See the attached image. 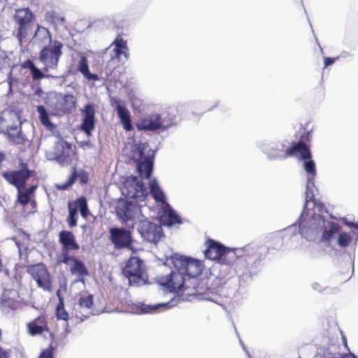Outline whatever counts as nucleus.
<instances>
[{"label": "nucleus", "mask_w": 358, "mask_h": 358, "mask_svg": "<svg viewBox=\"0 0 358 358\" xmlns=\"http://www.w3.org/2000/svg\"><path fill=\"white\" fill-rule=\"evenodd\" d=\"M311 140L310 131H304L299 136L297 142H294L284 153V157H289L298 156L299 159L303 160V168L308 174L306 191V202L305 207L308 202L313 201L314 205H317L315 199V194L312 187L315 186L314 180L316 176V166L315 162L312 159V154L310 146L308 143Z\"/></svg>", "instance_id": "1"}, {"label": "nucleus", "mask_w": 358, "mask_h": 358, "mask_svg": "<svg viewBox=\"0 0 358 358\" xmlns=\"http://www.w3.org/2000/svg\"><path fill=\"white\" fill-rule=\"evenodd\" d=\"M157 282L171 292L182 291L186 292L187 295L201 294L199 287L189 284L187 278L178 269L172 271L169 275L159 277Z\"/></svg>", "instance_id": "2"}, {"label": "nucleus", "mask_w": 358, "mask_h": 358, "mask_svg": "<svg viewBox=\"0 0 358 358\" xmlns=\"http://www.w3.org/2000/svg\"><path fill=\"white\" fill-rule=\"evenodd\" d=\"M173 264L175 269H178L187 277L189 284L198 287L199 280L196 277L201 273L203 268L201 261L184 256H176L173 257Z\"/></svg>", "instance_id": "3"}, {"label": "nucleus", "mask_w": 358, "mask_h": 358, "mask_svg": "<svg viewBox=\"0 0 358 358\" xmlns=\"http://www.w3.org/2000/svg\"><path fill=\"white\" fill-rule=\"evenodd\" d=\"M122 273L131 285L138 286L146 280V267L138 257H131L127 262Z\"/></svg>", "instance_id": "4"}, {"label": "nucleus", "mask_w": 358, "mask_h": 358, "mask_svg": "<svg viewBox=\"0 0 358 358\" xmlns=\"http://www.w3.org/2000/svg\"><path fill=\"white\" fill-rule=\"evenodd\" d=\"M13 18L17 24L16 37L22 44L32 31L34 15L28 8H20L15 10Z\"/></svg>", "instance_id": "5"}, {"label": "nucleus", "mask_w": 358, "mask_h": 358, "mask_svg": "<svg viewBox=\"0 0 358 358\" xmlns=\"http://www.w3.org/2000/svg\"><path fill=\"white\" fill-rule=\"evenodd\" d=\"M19 166L20 169L18 170L3 171L1 173V176L10 185L15 186L17 189L24 188L29 178H37L36 171L29 169L27 163L21 162Z\"/></svg>", "instance_id": "6"}, {"label": "nucleus", "mask_w": 358, "mask_h": 358, "mask_svg": "<svg viewBox=\"0 0 358 358\" xmlns=\"http://www.w3.org/2000/svg\"><path fill=\"white\" fill-rule=\"evenodd\" d=\"M27 273L36 281L37 287L45 292L52 291V279L50 271L43 263L29 264Z\"/></svg>", "instance_id": "7"}, {"label": "nucleus", "mask_w": 358, "mask_h": 358, "mask_svg": "<svg viewBox=\"0 0 358 358\" xmlns=\"http://www.w3.org/2000/svg\"><path fill=\"white\" fill-rule=\"evenodd\" d=\"M63 44L59 41H54L52 44L44 47L40 52L39 59L44 64L43 71L50 69H56L59 58L62 54Z\"/></svg>", "instance_id": "8"}, {"label": "nucleus", "mask_w": 358, "mask_h": 358, "mask_svg": "<svg viewBox=\"0 0 358 358\" xmlns=\"http://www.w3.org/2000/svg\"><path fill=\"white\" fill-rule=\"evenodd\" d=\"M76 99L71 94H59L56 96V101L51 105L54 115H61L69 114L76 108Z\"/></svg>", "instance_id": "9"}, {"label": "nucleus", "mask_w": 358, "mask_h": 358, "mask_svg": "<svg viewBox=\"0 0 358 358\" xmlns=\"http://www.w3.org/2000/svg\"><path fill=\"white\" fill-rule=\"evenodd\" d=\"M59 243L61 244V254L59 258L70 255L71 251H78L80 245L72 231L62 230L59 233Z\"/></svg>", "instance_id": "10"}, {"label": "nucleus", "mask_w": 358, "mask_h": 358, "mask_svg": "<svg viewBox=\"0 0 358 358\" xmlns=\"http://www.w3.org/2000/svg\"><path fill=\"white\" fill-rule=\"evenodd\" d=\"M59 263H63L69 266V270L72 275H76L79 278H83L89 275V272L85 264L73 255H65L63 257L58 258Z\"/></svg>", "instance_id": "11"}, {"label": "nucleus", "mask_w": 358, "mask_h": 358, "mask_svg": "<svg viewBox=\"0 0 358 358\" xmlns=\"http://www.w3.org/2000/svg\"><path fill=\"white\" fill-rule=\"evenodd\" d=\"M110 102L112 106H115V110L117 113L118 117L120 118L123 129L126 131L133 130L134 127L131 124V114L129 110L126 108L124 102L116 97H111Z\"/></svg>", "instance_id": "12"}, {"label": "nucleus", "mask_w": 358, "mask_h": 358, "mask_svg": "<svg viewBox=\"0 0 358 358\" xmlns=\"http://www.w3.org/2000/svg\"><path fill=\"white\" fill-rule=\"evenodd\" d=\"M171 122L162 123L161 115L157 113H152L141 120L138 125V129L145 131H156L159 129H166L170 127Z\"/></svg>", "instance_id": "13"}, {"label": "nucleus", "mask_w": 358, "mask_h": 358, "mask_svg": "<svg viewBox=\"0 0 358 358\" xmlns=\"http://www.w3.org/2000/svg\"><path fill=\"white\" fill-rule=\"evenodd\" d=\"M139 231L148 241L157 243L163 236L162 228L156 224L148 221L141 223Z\"/></svg>", "instance_id": "14"}, {"label": "nucleus", "mask_w": 358, "mask_h": 358, "mask_svg": "<svg viewBox=\"0 0 358 358\" xmlns=\"http://www.w3.org/2000/svg\"><path fill=\"white\" fill-rule=\"evenodd\" d=\"M110 240L117 248H123L131 245V232L124 229L111 228L110 229Z\"/></svg>", "instance_id": "15"}, {"label": "nucleus", "mask_w": 358, "mask_h": 358, "mask_svg": "<svg viewBox=\"0 0 358 358\" xmlns=\"http://www.w3.org/2000/svg\"><path fill=\"white\" fill-rule=\"evenodd\" d=\"M83 122L80 129L87 136L92 134L95 128V109L93 105L87 104L83 110Z\"/></svg>", "instance_id": "16"}, {"label": "nucleus", "mask_w": 358, "mask_h": 358, "mask_svg": "<svg viewBox=\"0 0 358 358\" xmlns=\"http://www.w3.org/2000/svg\"><path fill=\"white\" fill-rule=\"evenodd\" d=\"M205 257L210 260H219L223 255L227 247L213 239L208 238L205 242Z\"/></svg>", "instance_id": "17"}, {"label": "nucleus", "mask_w": 358, "mask_h": 358, "mask_svg": "<svg viewBox=\"0 0 358 358\" xmlns=\"http://www.w3.org/2000/svg\"><path fill=\"white\" fill-rule=\"evenodd\" d=\"M244 250L242 248H226L223 255L220 259V263L229 266H234L240 262H245L246 259L243 255Z\"/></svg>", "instance_id": "18"}, {"label": "nucleus", "mask_w": 358, "mask_h": 358, "mask_svg": "<svg viewBox=\"0 0 358 358\" xmlns=\"http://www.w3.org/2000/svg\"><path fill=\"white\" fill-rule=\"evenodd\" d=\"M27 332L29 335L34 336L40 335L44 332L49 331L47 317L45 315L41 314L34 320L27 324Z\"/></svg>", "instance_id": "19"}, {"label": "nucleus", "mask_w": 358, "mask_h": 358, "mask_svg": "<svg viewBox=\"0 0 358 358\" xmlns=\"http://www.w3.org/2000/svg\"><path fill=\"white\" fill-rule=\"evenodd\" d=\"M159 221L162 225L169 227L181 223L180 217L171 208L169 204H166V206L164 208L159 216Z\"/></svg>", "instance_id": "20"}, {"label": "nucleus", "mask_w": 358, "mask_h": 358, "mask_svg": "<svg viewBox=\"0 0 358 358\" xmlns=\"http://www.w3.org/2000/svg\"><path fill=\"white\" fill-rule=\"evenodd\" d=\"M131 207L132 204L127 201L120 200L117 202L115 211L122 222H127L132 218Z\"/></svg>", "instance_id": "21"}, {"label": "nucleus", "mask_w": 358, "mask_h": 358, "mask_svg": "<svg viewBox=\"0 0 358 358\" xmlns=\"http://www.w3.org/2000/svg\"><path fill=\"white\" fill-rule=\"evenodd\" d=\"M72 151L71 143L64 141L59 144L58 150L55 152V159L60 164L68 163Z\"/></svg>", "instance_id": "22"}, {"label": "nucleus", "mask_w": 358, "mask_h": 358, "mask_svg": "<svg viewBox=\"0 0 358 358\" xmlns=\"http://www.w3.org/2000/svg\"><path fill=\"white\" fill-rule=\"evenodd\" d=\"M5 134L7 136L10 142L16 145H22L25 139L21 131V127L18 125H12L8 127Z\"/></svg>", "instance_id": "23"}, {"label": "nucleus", "mask_w": 358, "mask_h": 358, "mask_svg": "<svg viewBox=\"0 0 358 358\" xmlns=\"http://www.w3.org/2000/svg\"><path fill=\"white\" fill-rule=\"evenodd\" d=\"M137 169L141 177L149 179L153 169V160L151 157H145L137 164Z\"/></svg>", "instance_id": "24"}, {"label": "nucleus", "mask_w": 358, "mask_h": 358, "mask_svg": "<svg viewBox=\"0 0 358 358\" xmlns=\"http://www.w3.org/2000/svg\"><path fill=\"white\" fill-rule=\"evenodd\" d=\"M79 178V182L82 185H85L88 182V175L86 172L82 171L80 173H77L76 167H73V172L70 176L68 180L63 185L59 186L60 189H67L71 187L76 181V178Z\"/></svg>", "instance_id": "25"}, {"label": "nucleus", "mask_w": 358, "mask_h": 358, "mask_svg": "<svg viewBox=\"0 0 358 358\" xmlns=\"http://www.w3.org/2000/svg\"><path fill=\"white\" fill-rule=\"evenodd\" d=\"M78 71L80 72L83 76L89 80H99L98 75L90 73L88 66V61L85 55H82L78 64Z\"/></svg>", "instance_id": "26"}, {"label": "nucleus", "mask_w": 358, "mask_h": 358, "mask_svg": "<svg viewBox=\"0 0 358 358\" xmlns=\"http://www.w3.org/2000/svg\"><path fill=\"white\" fill-rule=\"evenodd\" d=\"M111 45H115L114 51L116 58H120L121 55H124L126 58L129 57V49L127 45V41L121 36H117Z\"/></svg>", "instance_id": "27"}, {"label": "nucleus", "mask_w": 358, "mask_h": 358, "mask_svg": "<svg viewBox=\"0 0 358 358\" xmlns=\"http://www.w3.org/2000/svg\"><path fill=\"white\" fill-rule=\"evenodd\" d=\"M45 20L53 24L55 27L57 26H64L66 24V20L64 16L60 15L54 10L48 11L45 15Z\"/></svg>", "instance_id": "28"}, {"label": "nucleus", "mask_w": 358, "mask_h": 358, "mask_svg": "<svg viewBox=\"0 0 358 358\" xmlns=\"http://www.w3.org/2000/svg\"><path fill=\"white\" fill-rule=\"evenodd\" d=\"M150 190L152 194L153 198L159 202L164 203L165 202V195L163 191L161 189L159 186L158 185L157 181L153 180L150 182Z\"/></svg>", "instance_id": "29"}, {"label": "nucleus", "mask_w": 358, "mask_h": 358, "mask_svg": "<svg viewBox=\"0 0 358 358\" xmlns=\"http://www.w3.org/2000/svg\"><path fill=\"white\" fill-rule=\"evenodd\" d=\"M37 112L38 113V118L41 123L48 129H53L54 124L49 118V115L43 106H37Z\"/></svg>", "instance_id": "30"}, {"label": "nucleus", "mask_w": 358, "mask_h": 358, "mask_svg": "<svg viewBox=\"0 0 358 358\" xmlns=\"http://www.w3.org/2000/svg\"><path fill=\"white\" fill-rule=\"evenodd\" d=\"M79 209L81 215L86 218L89 214V210L86 199L84 196L79 197L75 201V207Z\"/></svg>", "instance_id": "31"}, {"label": "nucleus", "mask_w": 358, "mask_h": 358, "mask_svg": "<svg viewBox=\"0 0 358 358\" xmlns=\"http://www.w3.org/2000/svg\"><path fill=\"white\" fill-rule=\"evenodd\" d=\"M55 316L57 320L68 321L69 315L64 308V302L59 301L55 309Z\"/></svg>", "instance_id": "32"}, {"label": "nucleus", "mask_w": 358, "mask_h": 358, "mask_svg": "<svg viewBox=\"0 0 358 358\" xmlns=\"http://www.w3.org/2000/svg\"><path fill=\"white\" fill-rule=\"evenodd\" d=\"M78 214L77 208H73L71 203H69V216L67 222L70 228H73L77 225Z\"/></svg>", "instance_id": "33"}, {"label": "nucleus", "mask_w": 358, "mask_h": 358, "mask_svg": "<svg viewBox=\"0 0 358 358\" xmlns=\"http://www.w3.org/2000/svg\"><path fill=\"white\" fill-rule=\"evenodd\" d=\"M330 229L325 230L322 234V239L324 241H329L334 234L339 231L341 227L338 223L331 222L329 225Z\"/></svg>", "instance_id": "34"}, {"label": "nucleus", "mask_w": 358, "mask_h": 358, "mask_svg": "<svg viewBox=\"0 0 358 358\" xmlns=\"http://www.w3.org/2000/svg\"><path fill=\"white\" fill-rule=\"evenodd\" d=\"M94 304L92 294L82 295L78 299V305L81 308H91Z\"/></svg>", "instance_id": "35"}, {"label": "nucleus", "mask_w": 358, "mask_h": 358, "mask_svg": "<svg viewBox=\"0 0 358 358\" xmlns=\"http://www.w3.org/2000/svg\"><path fill=\"white\" fill-rule=\"evenodd\" d=\"M23 188H19L17 189V202L20 204L22 207H25L29 202L31 196L27 194L24 190L22 191Z\"/></svg>", "instance_id": "36"}, {"label": "nucleus", "mask_w": 358, "mask_h": 358, "mask_svg": "<svg viewBox=\"0 0 358 358\" xmlns=\"http://www.w3.org/2000/svg\"><path fill=\"white\" fill-rule=\"evenodd\" d=\"M56 348V344L52 342L46 349L42 350L38 358H54Z\"/></svg>", "instance_id": "37"}, {"label": "nucleus", "mask_w": 358, "mask_h": 358, "mask_svg": "<svg viewBox=\"0 0 358 358\" xmlns=\"http://www.w3.org/2000/svg\"><path fill=\"white\" fill-rule=\"evenodd\" d=\"M352 242V237L348 233L340 234L338 239V243L341 247H347Z\"/></svg>", "instance_id": "38"}, {"label": "nucleus", "mask_w": 358, "mask_h": 358, "mask_svg": "<svg viewBox=\"0 0 358 358\" xmlns=\"http://www.w3.org/2000/svg\"><path fill=\"white\" fill-rule=\"evenodd\" d=\"M136 187H138V189H136L134 193L130 195V197L134 199L144 198L145 196V189L143 183L138 182L136 183Z\"/></svg>", "instance_id": "39"}, {"label": "nucleus", "mask_w": 358, "mask_h": 358, "mask_svg": "<svg viewBox=\"0 0 358 358\" xmlns=\"http://www.w3.org/2000/svg\"><path fill=\"white\" fill-rule=\"evenodd\" d=\"M163 306H165V304L143 305L141 312L143 313H154L159 308Z\"/></svg>", "instance_id": "40"}, {"label": "nucleus", "mask_w": 358, "mask_h": 358, "mask_svg": "<svg viewBox=\"0 0 358 358\" xmlns=\"http://www.w3.org/2000/svg\"><path fill=\"white\" fill-rule=\"evenodd\" d=\"M32 76V79L34 80H39L45 77H48L45 76L39 69H38L36 66L30 71Z\"/></svg>", "instance_id": "41"}, {"label": "nucleus", "mask_w": 358, "mask_h": 358, "mask_svg": "<svg viewBox=\"0 0 358 358\" xmlns=\"http://www.w3.org/2000/svg\"><path fill=\"white\" fill-rule=\"evenodd\" d=\"M38 35H43L45 38H48L50 41H51V35L49 30L43 27H41L38 25L37 29L34 33V36H37Z\"/></svg>", "instance_id": "42"}, {"label": "nucleus", "mask_w": 358, "mask_h": 358, "mask_svg": "<svg viewBox=\"0 0 358 358\" xmlns=\"http://www.w3.org/2000/svg\"><path fill=\"white\" fill-rule=\"evenodd\" d=\"M162 115L164 117L161 116L162 123L164 124L165 122L169 123V122H171L170 127H171L173 124L175 116L168 113H164Z\"/></svg>", "instance_id": "43"}, {"label": "nucleus", "mask_w": 358, "mask_h": 358, "mask_svg": "<svg viewBox=\"0 0 358 358\" xmlns=\"http://www.w3.org/2000/svg\"><path fill=\"white\" fill-rule=\"evenodd\" d=\"M35 66L34 63L29 59L25 60L21 64V67L24 69H29L30 71Z\"/></svg>", "instance_id": "44"}, {"label": "nucleus", "mask_w": 358, "mask_h": 358, "mask_svg": "<svg viewBox=\"0 0 358 358\" xmlns=\"http://www.w3.org/2000/svg\"><path fill=\"white\" fill-rule=\"evenodd\" d=\"M336 61V58L333 57H325L324 59V68L328 67L329 66L333 64Z\"/></svg>", "instance_id": "45"}, {"label": "nucleus", "mask_w": 358, "mask_h": 358, "mask_svg": "<svg viewBox=\"0 0 358 358\" xmlns=\"http://www.w3.org/2000/svg\"><path fill=\"white\" fill-rule=\"evenodd\" d=\"M9 351L0 346V358H9Z\"/></svg>", "instance_id": "46"}, {"label": "nucleus", "mask_w": 358, "mask_h": 358, "mask_svg": "<svg viewBox=\"0 0 358 358\" xmlns=\"http://www.w3.org/2000/svg\"><path fill=\"white\" fill-rule=\"evenodd\" d=\"M37 188V185H31L29 187L24 189V191L29 194L31 196L33 195Z\"/></svg>", "instance_id": "47"}, {"label": "nucleus", "mask_w": 358, "mask_h": 358, "mask_svg": "<svg viewBox=\"0 0 358 358\" xmlns=\"http://www.w3.org/2000/svg\"><path fill=\"white\" fill-rule=\"evenodd\" d=\"M56 294H57V296L58 297L59 301H61V300H62V301H64V298H63V296H62V294H61V291H60V289H58V290L57 291Z\"/></svg>", "instance_id": "48"}, {"label": "nucleus", "mask_w": 358, "mask_h": 358, "mask_svg": "<svg viewBox=\"0 0 358 358\" xmlns=\"http://www.w3.org/2000/svg\"><path fill=\"white\" fill-rule=\"evenodd\" d=\"M6 156L3 152H0V165L5 160Z\"/></svg>", "instance_id": "49"}, {"label": "nucleus", "mask_w": 358, "mask_h": 358, "mask_svg": "<svg viewBox=\"0 0 358 358\" xmlns=\"http://www.w3.org/2000/svg\"><path fill=\"white\" fill-rule=\"evenodd\" d=\"M29 203H31V205L32 206V207H33L34 208H35L36 207V201H35V199H32V200H31V199H30V202H29Z\"/></svg>", "instance_id": "50"}, {"label": "nucleus", "mask_w": 358, "mask_h": 358, "mask_svg": "<svg viewBox=\"0 0 358 358\" xmlns=\"http://www.w3.org/2000/svg\"><path fill=\"white\" fill-rule=\"evenodd\" d=\"M348 225L350 226V227H353L356 229H358V224H354V223H348Z\"/></svg>", "instance_id": "51"}, {"label": "nucleus", "mask_w": 358, "mask_h": 358, "mask_svg": "<svg viewBox=\"0 0 358 358\" xmlns=\"http://www.w3.org/2000/svg\"><path fill=\"white\" fill-rule=\"evenodd\" d=\"M4 122V118L0 115V126L2 124V123Z\"/></svg>", "instance_id": "52"}, {"label": "nucleus", "mask_w": 358, "mask_h": 358, "mask_svg": "<svg viewBox=\"0 0 358 358\" xmlns=\"http://www.w3.org/2000/svg\"><path fill=\"white\" fill-rule=\"evenodd\" d=\"M8 84H9V91H11L12 90V81L10 80L8 82Z\"/></svg>", "instance_id": "53"}, {"label": "nucleus", "mask_w": 358, "mask_h": 358, "mask_svg": "<svg viewBox=\"0 0 358 358\" xmlns=\"http://www.w3.org/2000/svg\"><path fill=\"white\" fill-rule=\"evenodd\" d=\"M318 206H319V210L321 211L322 209L324 208V205L322 203H320Z\"/></svg>", "instance_id": "54"}, {"label": "nucleus", "mask_w": 358, "mask_h": 358, "mask_svg": "<svg viewBox=\"0 0 358 358\" xmlns=\"http://www.w3.org/2000/svg\"><path fill=\"white\" fill-rule=\"evenodd\" d=\"M2 340V331L0 329V341Z\"/></svg>", "instance_id": "55"}]
</instances>
